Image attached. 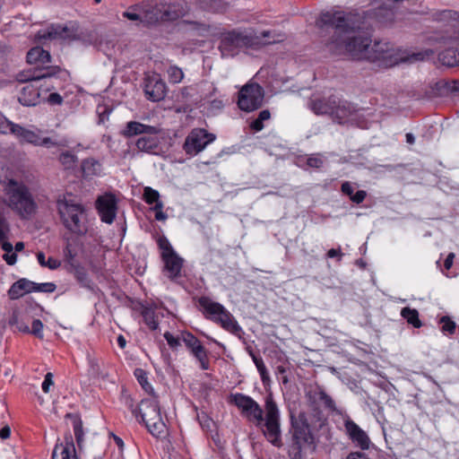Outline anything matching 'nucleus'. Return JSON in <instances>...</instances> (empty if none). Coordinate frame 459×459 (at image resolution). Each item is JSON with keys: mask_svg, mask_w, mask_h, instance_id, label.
<instances>
[{"mask_svg": "<svg viewBox=\"0 0 459 459\" xmlns=\"http://www.w3.org/2000/svg\"><path fill=\"white\" fill-rule=\"evenodd\" d=\"M193 91H208L209 93H205L204 95H201L199 97V100L200 101H202V100L210 101V99L212 98V96L216 91V88L213 86L212 83H210V82H208L206 81H202L199 83H196L195 85L185 87L182 90V94L186 95V96H188V95H191V92Z\"/></svg>", "mask_w": 459, "mask_h": 459, "instance_id": "29", "label": "nucleus"}, {"mask_svg": "<svg viewBox=\"0 0 459 459\" xmlns=\"http://www.w3.org/2000/svg\"><path fill=\"white\" fill-rule=\"evenodd\" d=\"M164 266H163V273L164 275L171 281L176 283H180L182 275V268L184 264V259L178 255V254H174L171 255H165L161 258Z\"/></svg>", "mask_w": 459, "mask_h": 459, "instance_id": "23", "label": "nucleus"}, {"mask_svg": "<svg viewBox=\"0 0 459 459\" xmlns=\"http://www.w3.org/2000/svg\"><path fill=\"white\" fill-rule=\"evenodd\" d=\"M162 202L157 203V204L153 207V210L155 211V219L157 221H165L167 219V214L162 212Z\"/></svg>", "mask_w": 459, "mask_h": 459, "instance_id": "54", "label": "nucleus"}, {"mask_svg": "<svg viewBox=\"0 0 459 459\" xmlns=\"http://www.w3.org/2000/svg\"><path fill=\"white\" fill-rule=\"evenodd\" d=\"M8 324L12 327H15L16 330L22 333H29L30 327L23 321V319L20 316V314L17 311H13L12 316L9 318Z\"/></svg>", "mask_w": 459, "mask_h": 459, "instance_id": "37", "label": "nucleus"}, {"mask_svg": "<svg viewBox=\"0 0 459 459\" xmlns=\"http://www.w3.org/2000/svg\"><path fill=\"white\" fill-rule=\"evenodd\" d=\"M39 339L43 338V323L39 319H33L30 333Z\"/></svg>", "mask_w": 459, "mask_h": 459, "instance_id": "45", "label": "nucleus"}, {"mask_svg": "<svg viewBox=\"0 0 459 459\" xmlns=\"http://www.w3.org/2000/svg\"><path fill=\"white\" fill-rule=\"evenodd\" d=\"M346 436L355 448L368 450L373 443L368 434L353 420L346 419Z\"/></svg>", "mask_w": 459, "mask_h": 459, "instance_id": "20", "label": "nucleus"}, {"mask_svg": "<svg viewBox=\"0 0 459 459\" xmlns=\"http://www.w3.org/2000/svg\"><path fill=\"white\" fill-rule=\"evenodd\" d=\"M326 255L329 258H335V257H337L338 260H340L341 257H342L341 248H338V249L331 248L327 252Z\"/></svg>", "mask_w": 459, "mask_h": 459, "instance_id": "64", "label": "nucleus"}, {"mask_svg": "<svg viewBox=\"0 0 459 459\" xmlns=\"http://www.w3.org/2000/svg\"><path fill=\"white\" fill-rule=\"evenodd\" d=\"M250 127L252 130H254L255 132H259L264 128V124H263V122H261L260 120L255 118V120H253L251 122Z\"/></svg>", "mask_w": 459, "mask_h": 459, "instance_id": "63", "label": "nucleus"}, {"mask_svg": "<svg viewBox=\"0 0 459 459\" xmlns=\"http://www.w3.org/2000/svg\"><path fill=\"white\" fill-rule=\"evenodd\" d=\"M165 340L167 341L168 342V345L169 346L170 349H172L173 351H176L180 345V341L181 340V336L180 337H175L171 333L169 332H166L164 334H163Z\"/></svg>", "mask_w": 459, "mask_h": 459, "instance_id": "46", "label": "nucleus"}, {"mask_svg": "<svg viewBox=\"0 0 459 459\" xmlns=\"http://www.w3.org/2000/svg\"><path fill=\"white\" fill-rule=\"evenodd\" d=\"M81 168L84 177L99 176L102 170L101 163L94 158L84 159L81 163Z\"/></svg>", "mask_w": 459, "mask_h": 459, "instance_id": "31", "label": "nucleus"}, {"mask_svg": "<svg viewBox=\"0 0 459 459\" xmlns=\"http://www.w3.org/2000/svg\"><path fill=\"white\" fill-rule=\"evenodd\" d=\"M134 375L136 377L138 383L142 388L148 394L154 395V390L152 385L148 382L147 372L140 368H137L134 371Z\"/></svg>", "mask_w": 459, "mask_h": 459, "instance_id": "36", "label": "nucleus"}, {"mask_svg": "<svg viewBox=\"0 0 459 459\" xmlns=\"http://www.w3.org/2000/svg\"><path fill=\"white\" fill-rule=\"evenodd\" d=\"M144 92L150 100L160 101L166 96V83L158 76L148 77L145 80Z\"/></svg>", "mask_w": 459, "mask_h": 459, "instance_id": "25", "label": "nucleus"}, {"mask_svg": "<svg viewBox=\"0 0 459 459\" xmlns=\"http://www.w3.org/2000/svg\"><path fill=\"white\" fill-rule=\"evenodd\" d=\"M394 11L385 5H381L374 11L355 9L346 13V32L349 28L369 30L373 22L390 25L394 22Z\"/></svg>", "mask_w": 459, "mask_h": 459, "instance_id": "9", "label": "nucleus"}, {"mask_svg": "<svg viewBox=\"0 0 459 459\" xmlns=\"http://www.w3.org/2000/svg\"><path fill=\"white\" fill-rule=\"evenodd\" d=\"M264 91L256 82H248L238 91V106L246 112H251L262 107Z\"/></svg>", "mask_w": 459, "mask_h": 459, "instance_id": "15", "label": "nucleus"}, {"mask_svg": "<svg viewBox=\"0 0 459 459\" xmlns=\"http://www.w3.org/2000/svg\"><path fill=\"white\" fill-rule=\"evenodd\" d=\"M198 303L204 308L206 318L219 324L231 333H238L241 331L238 321L221 304L212 301L208 297H201Z\"/></svg>", "mask_w": 459, "mask_h": 459, "instance_id": "11", "label": "nucleus"}, {"mask_svg": "<svg viewBox=\"0 0 459 459\" xmlns=\"http://www.w3.org/2000/svg\"><path fill=\"white\" fill-rule=\"evenodd\" d=\"M60 163L64 166L65 169H73L78 160V158L76 155L72 153L69 151L63 152L58 158Z\"/></svg>", "mask_w": 459, "mask_h": 459, "instance_id": "39", "label": "nucleus"}, {"mask_svg": "<svg viewBox=\"0 0 459 459\" xmlns=\"http://www.w3.org/2000/svg\"><path fill=\"white\" fill-rule=\"evenodd\" d=\"M28 64L32 66L20 72L16 79L19 82H41L44 81L46 91L54 89V83L60 84L69 77L67 70L59 65H52L50 53L41 47L30 48L26 56Z\"/></svg>", "mask_w": 459, "mask_h": 459, "instance_id": "2", "label": "nucleus"}, {"mask_svg": "<svg viewBox=\"0 0 459 459\" xmlns=\"http://www.w3.org/2000/svg\"><path fill=\"white\" fill-rule=\"evenodd\" d=\"M218 0H198L200 7L204 10H212Z\"/></svg>", "mask_w": 459, "mask_h": 459, "instance_id": "58", "label": "nucleus"}, {"mask_svg": "<svg viewBox=\"0 0 459 459\" xmlns=\"http://www.w3.org/2000/svg\"><path fill=\"white\" fill-rule=\"evenodd\" d=\"M141 315L145 325L151 331H155L159 328V321L158 316L155 312V307L143 305Z\"/></svg>", "mask_w": 459, "mask_h": 459, "instance_id": "32", "label": "nucleus"}, {"mask_svg": "<svg viewBox=\"0 0 459 459\" xmlns=\"http://www.w3.org/2000/svg\"><path fill=\"white\" fill-rule=\"evenodd\" d=\"M111 111L112 109L108 107L105 105H99L97 107V113L99 115V124H103L106 120H108Z\"/></svg>", "mask_w": 459, "mask_h": 459, "instance_id": "49", "label": "nucleus"}, {"mask_svg": "<svg viewBox=\"0 0 459 459\" xmlns=\"http://www.w3.org/2000/svg\"><path fill=\"white\" fill-rule=\"evenodd\" d=\"M123 17L130 20V21H138L142 23V12L132 10L131 6L127 11L123 13Z\"/></svg>", "mask_w": 459, "mask_h": 459, "instance_id": "52", "label": "nucleus"}, {"mask_svg": "<svg viewBox=\"0 0 459 459\" xmlns=\"http://www.w3.org/2000/svg\"><path fill=\"white\" fill-rule=\"evenodd\" d=\"M435 20L446 22H455L459 27V12L444 10L436 14Z\"/></svg>", "mask_w": 459, "mask_h": 459, "instance_id": "38", "label": "nucleus"}, {"mask_svg": "<svg viewBox=\"0 0 459 459\" xmlns=\"http://www.w3.org/2000/svg\"><path fill=\"white\" fill-rule=\"evenodd\" d=\"M258 43V39L247 31L231 30L221 34L219 49L222 56H234L242 48L252 47Z\"/></svg>", "mask_w": 459, "mask_h": 459, "instance_id": "12", "label": "nucleus"}, {"mask_svg": "<svg viewBox=\"0 0 459 459\" xmlns=\"http://www.w3.org/2000/svg\"><path fill=\"white\" fill-rule=\"evenodd\" d=\"M154 420L145 424L147 430L154 437L160 438L166 433V424L162 420V418L153 419Z\"/></svg>", "mask_w": 459, "mask_h": 459, "instance_id": "34", "label": "nucleus"}, {"mask_svg": "<svg viewBox=\"0 0 459 459\" xmlns=\"http://www.w3.org/2000/svg\"><path fill=\"white\" fill-rule=\"evenodd\" d=\"M4 190L8 197L9 206L22 218H28L36 212L38 205L29 187L22 181L9 178Z\"/></svg>", "mask_w": 459, "mask_h": 459, "instance_id": "7", "label": "nucleus"}, {"mask_svg": "<svg viewBox=\"0 0 459 459\" xmlns=\"http://www.w3.org/2000/svg\"><path fill=\"white\" fill-rule=\"evenodd\" d=\"M157 242L160 249L161 250V258H163L165 255H171L177 254V252L174 250L173 247L171 246V244L165 236L160 237Z\"/></svg>", "mask_w": 459, "mask_h": 459, "instance_id": "42", "label": "nucleus"}, {"mask_svg": "<svg viewBox=\"0 0 459 459\" xmlns=\"http://www.w3.org/2000/svg\"><path fill=\"white\" fill-rule=\"evenodd\" d=\"M39 135L35 132L26 129L21 141L31 143L35 146L39 145Z\"/></svg>", "mask_w": 459, "mask_h": 459, "instance_id": "47", "label": "nucleus"}, {"mask_svg": "<svg viewBox=\"0 0 459 459\" xmlns=\"http://www.w3.org/2000/svg\"><path fill=\"white\" fill-rule=\"evenodd\" d=\"M290 459H307L316 450L315 437L304 413L290 415V429L285 435Z\"/></svg>", "mask_w": 459, "mask_h": 459, "instance_id": "4", "label": "nucleus"}, {"mask_svg": "<svg viewBox=\"0 0 459 459\" xmlns=\"http://www.w3.org/2000/svg\"><path fill=\"white\" fill-rule=\"evenodd\" d=\"M48 101L50 104L60 105L63 102V98L56 92H52L48 95Z\"/></svg>", "mask_w": 459, "mask_h": 459, "instance_id": "56", "label": "nucleus"}, {"mask_svg": "<svg viewBox=\"0 0 459 459\" xmlns=\"http://www.w3.org/2000/svg\"><path fill=\"white\" fill-rule=\"evenodd\" d=\"M160 129L137 121L127 122L121 134L126 138L139 135L135 146L140 152L152 155L163 152L162 138L159 136Z\"/></svg>", "mask_w": 459, "mask_h": 459, "instance_id": "5", "label": "nucleus"}, {"mask_svg": "<svg viewBox=\"0 0 459 459\" xmlns=\"http://www.w3.org/2000/svg\"><path fill=\"white\" fill-rule=\"evenodd\" d=\"M25 131H26V128L22 127V126H20L18 124H14L13 122H11L10 126H8V133L13 134L20 140H22Z\"/></svg>", "mask_w": 459, "mask_h": 459, "instance_id": "50", "label": "nucleus"}, {"mask_svg": "<svg viewBox=\"0 0 459 459\" xmlns=\"http://www.w3.org/2000/svg\"><path fill=\"white\" fill-rule=\"evenodd\" d=\"M19 92L18 100L22 106L31 107L39 103L40 92L39 88L43 84H38L39 82H28Z\"/></svg>", "mask_w": 459, "mask_h": 459, "instance_id": "26", "label": "nucleus"}, {"mask_svg": "<svg viewBox=\"0 0 459 459\" xmlns=\"http://www.w3.org/2000/svg\"><path fill=\"white\" fill-rule=\"evenodd\" d=\"M39 37L45 39H61L75 40L79 39L75 23H71L69 26L60 24L52 25L46 32L39 35Z\"/></svg>", "mask_w": 459, "mask_h": 459, "instance_id": "24", "label": "nucleus"}, {"mask_svg": "<svg viewBox=\"0 0 459 459\" xmlns=\"http://www.w3.org/2000/svg\"><path fill=\"white\" fill-rule=\"evenodd\" d=\"M401 316L408 324L411 325L415 328H420L422 325V323L419 318V312L414 308L408 307H403L401 311Z\"/></svg>", "mask_w": 459, "mask_h": 459, "instance_id": "35", "label": "nucleus"}, {"mask_svg": "<svg viewBox=\"0 0 459 459\" xmlns=\"http://www.w3.org/2000/svg\"><path fill=\"white\" fill-rule=\"evenodd\" d=\"M181 340L193 357L199 362L201 369H210L209 351L204 347L200 340L188 331L181 333Z\"/></svg>", "mask_w": 459, "mask_h": 459, "instance_id": "19", "label": "nucleus"}, {"mask_svg": "<svg viewBox=\"0 0 459 459\" xmlns=\"http://www.w3.org/2000/svg\"><path fill=\"white\" fill-rule=\"evenodd\" d=\"M316 25L325 51L333 56L344 54V9L333 6L322 11Z\"/></svg>", "mask_w": 459, "mask_h": 459, "instance_id": "3", "label": "nucleus"}, {"mask_svg": "<svg viewBox=\"0 0 459 459\" xmlns=\"http://www.w3.org/2000/svg\"><path fill=\"white\" fill-rule=\"evenodd\" d=\"M346 195L349 196L354 204H359L365 200L367 192L364 190H358L357 192H354V188L346 182Z\"/></svg>", "mask_w": 459, "mask_h": 459, "instance_id": "40", "label": "nucleus"}, {"mask_svg": "<svg viewBox=\"0 0 459 459\" xmlns=\"http://www.w3.org/2000/svg\"><path fill=\"white\" fill-rule=\"evenodd\" d=\"M54 385L53 382V374L48 372L46 374L44 381L42 383V390L44 393H49L50 386Z\"/></svg>", "mask_w": 459, "mask_h": 459, "instance_id": "53", "label": "nucleus"}, {"mask_svg": "<svg viewBox=\"0 0 459 459\" xmlns=\"http://www.w3.org/2000/svg\"><path fill=\"white\" fill-rule=\"evenodd\" d=\"M3 259L6 262L7 264L13 265L17 261V255L13 251L11 253H5L3 255Z\"/></svg>", "mask_w": 459, "mask_h": 459, "instance_id": "57", "label": "nucleus"}, {"mask_svg": "<svg viewBox=\"0 0 459 459\" xmlns=\"http://www.w3.org/2000/svg\"><path fill=\"white\" fill-rule=\"evenodd\" d=\"M306 397L310 408L317 414L320 421V427H323L326 420V419L321 414L320 409L324 408L332 415H342V412L335 407L334 401L325 393L322 386L316 384L310 385L307 388Z\"/></svg>", "mask_w": 459, "mask_h": 459, "instance_id": "14", "label": "nucleus"}, {"mask_svg": "<svg viewBox=\"0 0 459 459\" xmlns=\"http://www.w3.org/2000/svg\"><path fill=\"white\" fill-rule=\"evenodd\" d=\"M64 439V443L57 440L52 452V459H78L71 433H66Z\"/></svg>", "mask_w": 459, "mask_h": 459, "instance_id": "27", "label": "nucleus"}, {"mask_svg": "<svg viewBox=\"0 0 459 459\" xmlns=\"http://www.w3.org/2000/svg\"><path fill=\"white\" fill-rule=\"evenodd\" d=\"M440 323L443 324L442 330L449 333H454L455 330V323L450 320L447 316H443L440 319Z\"/></svg>", "mask_w": 459, "mask_h": 459, "instance_id": "51", "label": "nucleus"}, {"mask_svg": "<svg viewBox=\"0 0 459 459\" xmlns=\"http://www.w3.org/2000/svg\"><path fill=\"white\" fill-rule=\"evenodd\" d=\"M63 254L67 264L70 265H74V264H75L74 260L77 255V250L71 241L67 240L66 245L63 249Z\"/></svg>", "mask_w": 459, "mask_h": 459, "instance_id": "41", "label": "nucleus"}, {"mask_svg": "<svg viewBox=\"0 0 459 459\" xmlns=\"http://www.w3.org/2000/svg\"><path fill=\"white\" fill-rule=\"evenodd\" d=\"M143 200L148 204H154L156 205L157 203L161 202L160 200V194L157 190L152 189L150 186H147L143 190Z\"/></svg>", "mask_w": 459, "mask_h": 459, "instance_id": "43", "label": "nucleus"}, {"mask_svg": "<svg viewBox=\"0 0 459 459\" xmlns=\"http://www.w3.org/2000/svg\"><path fill=\"white\" fill-rule=\"evenodd\" d=\"M215 138V134L208 133L205 129H194L186 136L183 144V149L188 155H196L202 152L209 143H212Z\"/></svg>", "mask_w": 459, "mask_h": 459, "instance_id": "18", "label": "nucleus"}, {"mask_svg": "<svg viewBox=\"0 0 459 459\" xmlns=\"http://www.w3.org/2000/svg\"><path fill=\"white\" fill-rule=\"evenodd\" d=\"M11 121H9L5 117H4L0 113V133L1 134H7L8 133V126H10Z\"/></svg>", "mask_w": 459, "mask_h": 459, "instance_id": "55", "label": "nucleus"}, {"mask_svg": "<svg viewBox=\"0 0 459 459\" xmlns=\"http://www.w3.org/2000/svg\"><path fill=\"white\" fill-rule=\"evenodd\" d=\"M56 286L53 282L37 283L28 279L22 278L13 283L8 295L11 299H17L26 293L30 292H45L52 293L56 290Z\"/></svg>", "mask_w": 459, "mask_h": 459, "instance_id": "17", "label": "nucleus"}, {"mask_svg": "<svg viewBox=\"0 0 459 459\" xmlns=\"http://www.w3.org/2000/svg\"><path fill=\"white\" fill-rule=\"evenodd\" d=\"M229 402L240 411L244 418L261 429L271 445L277 448L283 446L281 411L272 393L264 397V411L251 396L241 393L231 394Z\"/></svg>", "mask_w": 459, "mask_h": 459, "instance_id": "1", "label": "nucleus"}, {"mask_svg": "<svg viewBox=\"0 0 459 459\" xmlns=\"http://www.w3.org/2000/svg\"><path fill=\"white\" fill-rule=\"evenodd\" d=\"M132 10L142 12V23L154 25L159 22L175 21L179 17L176 8L167 3L147 1L131 5Z\"/></svg>", "mask_w": 459, "mask_h": 459, "instance_id": "10", "label": "nucleus"}, {"mask_svg": "<svg viewBox=\"0 0 459 459\" xmlns=\"http://www.w3.org/2000/svg\"><path fill=\"white\" fill-rule=\"evenodd\" d=\"M96 208L101 221L111 224L117 215V204L114 195L107 194L100 196L96 201Z\"/></svg>", "mask_w": 459, "mask_h": 459, "instance_id": "22", "label": "nucleus"}, {"mask_svg": "<svg viewBox=\"0 0 459 459\" xmlns=\"http://www.w3.org/2000/svg\"><path fill=\"white\" fill-rule=\"evenodd\" d=\"M72 267V273L74 277L80 284L81 287L88 289L90 290H93V282L91 280L87 270L79 264H74V265H70Z\"/></svg>", "mask_w": 459, "mask_h": 459, "instance_id": "30", "label": "nucleus"}, {"mask_svg": "<svg viewBox=\"0 0 459 459\" xmlns=\"http://www.w3.org/2000/svg\"><path fill=\"white\" fill-rule=\"evenodd\" d=\"M306 163L309 168L319 169L322 167L324 160L321 155L314 154L307 158Z\"/></svg>", "mask_w": 459, "mask_h": 459, "instance_id": "48", "label": "nucleus"}, {"mask_svg": "<svg viewBox=\"0 0 459 459\" xmlns=\"http://www.w3.org/2000/svg\"><path fill=\"white\" fill-rule=\"evenodd\" d=\"M429 40L444 48L438 54L439 62L446 66L459 65V27L455 22H447L446 29L433 34Z\"/></svg>", "mask_w": 459, "mask_h": 459, "instance_id": "8", "label": "nucleus"}, {"mask_svg": "<svg viewBox=\"0 0 459 459\" xmlns=\"http://www.w3.org/2000/svg\"><path fill=\"white\" fill-rule=\"evenodd\" d=\"M346 459H369V457L363 452H351L347 456Z\"/></svg>", "mask_w": 459, "mask_h": 459, "instance_id": "60", "label": "nucleus"}, {"mask_svg": "<svg viewBox=\"0 0 459 459\" xmlns=\"http://www.w3.org/2000/svg\"><path fill=\"white\" fill-rule=\"evenodd\" d=\"M308 107L316 115H328L333 122L340 125L343 124L344 105L340 94L311 98L308 101Z\"/></svg>", "mask_w": 459, "mask_h": 459, "instance_id": "13", "label": "nucleus"}, {"mask_svg": "<svg viewBox=\"0 0 459 459\" xmlns=\"http://www.w3.org/2000/svg\"><path fill=\"white\" fill-rule=\"evenodd\" d=\"M61 265V262L52 256L48 257L46 263V266L50 270H56Z\"/></svg>", "mask_w": 459, "mask_h": 459, "instance_id": "59", "label": "nucleus"}, {"mask_svg": "<svg viewBox=\"0 0 459 459\" xmlns=\"http://www.w3.org/2000/svg\"><path fill=\"white\" fill-rule=\"evenodd\" d=\"M133 414L140 423L144 425L152 421V419H159L160 415V408L159 402L155 399H143Z\"/></svg>", "mask_w": 459, "mask_h": 459, "instance_id": "21", "label": "nucleus"}, {"mask_svg": "<svg viewBox=\"0 0 459 459\" xmlns=\"http://www.w3.org/2000/svg\"><path fill=\"white\" fill-rule=\"evenodd\" d=\"M370 43L368 30L349 28L346 33V56L349 55L352 59L366 60V57L357 56L356 52L369 49Z\"/></svg>", "mask_w": 459, "mask_h": 459, "instance_id": "16", "label": "nucleus"}, {"mask_svg": "<svg viewBox=\"0 0 459 459\" xmlns=\"http://www.w3.org/2000/svg\"><path fill=\"white\" fill-rule=\"evenodd\" d=\"M389 43L376 41L374 45L370 44L369 49H364L362 52L359 50V52H356V55H359V56L366 57V60L375 62L391 57L392 55L389 53Z\"/></svg>", "mask_w": 459, "mask_h": 459, "instance_id": "28", "label": "nucleus"}, {"mask_svg": "<svg viewBox=\"0 0 459 459\" xmlns=\"http://www.w3.org/2000/svg\"><path fill=\"white\" fill-rule=\"evenodd\" d=\"M56 209L64 227L76 236H84L88 232L85 207L72 199H58Z\"/></svg>", "mask_w": 459, "mask_h": 459, "instance_id": "6", "label": "nucleus"}, {"mask_svg": "<svg viewBox=\"0 0 459 459\" xmlns=\"http://www.w3.org/2000/svg\"><path fill=\"white\" fill-rule=\"evenodd\" d=\"M252 360L255 363L258 372H261V371H264L266 369V367L264 363L262 357L257 356V357L254 358V359H252Z\"/></svg>", "mask_w": 459, "mask_h": 459, "instance_id": "61", "label": "nucleus"}, {"mask_svg": "<svg viewBox=\"0 0 459 459\" xmlns=\"http://www.w3.org/2000/svg\"><path fill=\"white\" fill-rule=\"evenodd\" d=\"M65 419H70L72 420L76 443L79 448H81L84 437L81 417L78 414L68 412L65 414Z\"/></svg>", "mask_w": 459, "mask_h": 459, "instance_id": "33", "label": "nucleus"}, {"mask_svg": "<svg viewBox=\"0 0 459 459\" xmlns=\"http://www.w3.org/2000/svg\"><path fill=\"white\" fill-rule=\"evenodd\" d=\"M54 145H56V143H54L50 137L41 138L39 136L38 146L50 147V146H54Z\"/></svg>", "mask_w": 459, "mask_h": 459, "instance_id": "62", "label": "nucleus"}, {"mask_svg": "<svg viewBox=\"0 0 459 459\" xmlns=\"http://www.w3.org/2000/svg\"><path fill=\"white\" fill-rule=\"evenodd\" d=\"M169 82L172 83H178L184 77L183 71L178 66H170L168 69Z\"/></svg>", "mask_w": 459, "mask_h": 459, "instance_id": "44", "label": "nucleus"}]
</instances>
